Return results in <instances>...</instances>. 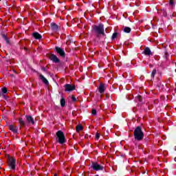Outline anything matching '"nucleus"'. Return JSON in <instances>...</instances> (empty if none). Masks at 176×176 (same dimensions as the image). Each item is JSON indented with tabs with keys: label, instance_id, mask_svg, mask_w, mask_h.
<instances>
[{
	"label": "nucleus",
	"instance_id": "bb28decb",
	"mask_svg": "<svg viewBox=\"0 0 176 176\" xmlns=\"http://www.w3.org/2000/svg\"><path fill=\"white\" fill-rule=\"evenodd\" d=\"M167 52H165V56H166V57H167Z\"/></svg>",
	"mask_w": 176,
	"mask_h": 176
},
{
	"label": "nucleus",
	"instance_id": "412c9836",
	"mask_svg": "<svg viewBox=\"0 0 176 176\" xmlns=\"http://www.w3.org/2000/svg\"><path fill=\"white\" fill-rule=\"evenodd\" d=\"M101 135V134H100V133L97 132L96 134V138L95 140H100V136Z\"/></svg>",
	"mask_w": 176,
	"mask_h": 176
},
{
	"label": "nucleus",
	"instance_id": "39448f33",
	"mask_svg": "<svg viewBox=\"0 0 176 176\" xmlns=\"http://www.w3.org/2000/svg\"><path fill=\"white\" fill-rule=\"evenodd\" d=\"M56 136L58 138L59 144H64V142H65V135H64V132L62 131H58L56 132Z\"/></svg>",
	"mask_w": 176,
	"mask_h": 176
},
{
	"label": "nucleus",
	"instance_id": "9b49d317",
	"mask_svg": "<svg viewBox=\"0 0 176 176\" xmlns=\"http://www.w3.org/2000/svg\"><path fill=\"white\" fill-rule=\"evenodd\" d=\"M39 78L42 80V82L45 83V85H49V81L47 80V79H46V78H45V76H43V75L40 74Z\"/></svg>",
	"mask_w": 176,
	"mask_h": 176
},
{
	"label": "nucleus",
	"instance_id": "0eeeda50",
	"mask_svg": "<svg viewBox=\"0 0 176 176\" xmlns=\"http://www.w3.org/2000/svg\"><path fill=\"white\" fill-rule=\"evenodd\" d=\"M8 129H9V130H10V131L14 133V134H16V133L19 130V127H17L16 126L13 125V124L9 125Z\"/></svg>",
	"mask_w": 176,
	"mask_h": 176
},
{
	"label": "nucleus",
	"instance_id": "393cba45",
	"mask_svg": "<svg viewBox=\"0 0 176 176\" xmlns=\"http://www.w3.org/2000/svg\"><path fill=\"white\" fill-rule=\"evenodd\" d=\"M169 5L171 6H174V0H169Z\"/></svg>",
	"mask_w": 176,
	"mask_h": 176
},
{
	"label": "nucleus",
	"instance_id": "7ed1b4c3",
	"mask_svg": "<svg viewBox=\"0 0 176 176\" xmlns=\"http://www.w3.org/2000/svg\"><path fill=\"white\" fill-rule=\"evenodd\" d=\"M7 162L9 168L11 170H16V159L14 157L8 156Z\"/></svg>",
	"mask_w": 176,
	"mask_h": 176
},
{
	"label": "nucleus",
	"instance_id": "dca6fc26",
	"mask_svg": "<svg viewBox=\"0 0 176 176\" xmlns=\"http://www.w3.org/2000/svg\"><path fill=\"white\" fill-rule=\"evenodd\" d=\"M124 32H126V34H130V32H131V28L129 27L124 28Z\"/></svg>",
	"mask_w": 176,
	"mask_h": 176
},
{
	"label": "nucleus",
	"instance_id": "4be33fe9",
	"mask_svg": "<svg viewBox=\"0 0 176 176\" xmlns=\"http://www.w3.org/2000/svg\"><path fill=\"white\" fill-rule=\"evenodd\" d=\"M2 93H3L4 94H6V93H8V89L6 87H3L1 89Z\"/></svg>",
	"mask_w": 176,
	"mask_h": 176
},
{
	"label": "nucleus",
	"instance_id": "ddd939ff",
	"mask_svg": "<svg viewBox=\"0 0 176 176\" xmlns=\"http://www.w3.org/2000/svg\"><path fill=\"white\" fill-rule=\"evenodd\" d=\"M144 53L146 56H151V54H152V52H151V49H149V47H146Z\"/></svg>",
	"mask_w": 176,
	"mask_h": 176
},
{
	"label": "nucleus",
	"instance_id": "423d86ee",
	"mask_svg": "<svg viewBox=\"0 0 176 176\" xmlns=\"http://www.w3.org/2000/svg\"><path fill=\"white\" fill-rule=\"evenodd\" d=\"M107 89V85H105V84L100 82L99 84V87H98V90H99V93H100V94H102V93H104V91H105Z\"/></svg>",
	"mask_w": 176,
	"mask_h": 176
},
{
	"label": "nucleus",
	"instance_id": "f257e3e1",
	"mask_svg": "<svg viewBox=\"0 0 176 176\" xmlns=\"http://www.w3.org/2000/svg\"><path fill=\"white\" fill-rule=\"evenodd\" d=\"M133 135H134L135 140H137V141H141V140H143L144 133L142 132V129H141V127L138 126L135 129Z\"/></svg>",
	"mask_w": 176,
	"mask_h": 176
},
{
	"label": "nucleus",
	"instance_id": "4468645a",
	"mask_svg": "<svg viewBox=\"0 0 176 176\" xmlns=\"http://www.w3.org/2000/svg\"><path fill=\"white\" fill-rule=\"evenodd\" d=\"M33 36L35 39H41L42 38V36L38 32L33 33Z\"/></svg>",
	"mask_w": 176,
	"mask_h": 176
},
{
	"label": "nucleus",
	"instance_id": "9d476101",
	"mask_svg": "<svg viewBox=\"0 0 176 176\" xmlns=\"http://www.w3.org/2000/svg\"><path fill=\"white\" fill-rule=\"evenodd\" d=\"M50 59L54 63H60V59H58V58H57V56L54 54H51L50 56Z\"/></svg>",
	"mask_w": 176,
	"mask_h": 176
},
{
	"label": "nucleus",
	"instance_id": "5701e85b",
	"mask_svg": "<svg viewBox=\"0 0 176 176\" xmlns=\"http://www.w3.org/2000/svg\"><path fill=\"white\" fill-rule=\"evenodd\" d=\"M116 38H118V34L115 32L112 35V39H116Z\"/></svg>",
	"mask_w": 176,
	"mask_h": 176
},
{
	"label": "nucleus",
	"instance_id": "f3484780",
	"mask_svg": "<svg viewBox=\"0 0 176 176\" xmlns=\"http://www.w3.org/2000/svg\"><path fill=\"white\" fill-rule=\"evenodd\" d=\"M51 28H52V30H57L58 26H57V24L52 23H51Z\"/></svg>",
	"mask_w": 176,
	"mask_h": 176
},
{
	"label": "nucleus",
	"instance_id": "f03ea898",
	"mask_svg": "<svg viewBox=\"0 0 176 176\" xmlns=\"http://www.w3.org/2000/svg\"><path fill=\"white\" fill-rule=\"evenodd\" d=\"M90 167L94 171H102V170H104V165L97 162H92Z\"/></svg>",
	"mask_w": 176,
	"mask_h": 176
},
{
	"label": "nucleus",
	"instance_id": "2eb2a0df",
	"mask_svg": "<svg viewBox=\"0 0 176 176\" xmlns=\"http://www.w3.org/2000/svg\"><path fill=\"white\" fill-rule=\"evenodd\" d=\"M76 130L77 133H79L80 131H82V130H83V126H82V125H77L76 126Z\"/></svg>",
	"mask_w": 176,
	"mask_h": 176
},
{
	"label": "nucleus",
	"instance_id": "c85d7f7f",
	"mask_svg": "<svg viewBox=\"0 0 176 176\" xmlns=\"http://www.w3.org/2000/svg\"><path fill=\"white\" fill-rule=\"evenodd\" d=\"M54 176H57V173H55Z\"/></svg>",
	"mask_w": 176,
	"mask_h": 176
},
{
	"label": "nucleus",
	"instance_id": "1a4fd4ad",
	"mask_svg": "<svg viewBox=\"0 0 176 176\" xmlns=\"http://www.w3.org/2000/svg\"><path fill=\"white\" fill-rule=\"evenodd\" d=\"M56 50L57 52V54L60 55L61 57H65V52L63 49L58 47H56Z\"/></svg>",
	"mask_w": 176,
	"mask_h": 176
},
{
	"label": "nucleus",
	"instance_id": "f8f14e48",
	"mask_svg": "<svg viewBox=\"0 0 176 176\" xmlns=\"http://www.w3.org/2000/svg\"><path fill=\"white\" fill-rule=\"evenodd\" d=\"M25 118L28 123H32V124H35V121L34 120V118H32L31 116H26Z\"/></svg>",
	"mask_w": 176,
	"mask_h": 176
},
{
	"label": "nucleus",
	"instance_id": "6e6552de",
	"mask_svg": "<svg viewBox=\"0 0 176 176\" xmlns=\"http://www.w3.org/2000/svg\"><path fill=\"white\" fill-rule=\"evenodd\" d=\"M65 91H72L75 90V86L67 84L65 85Z\"/></svg>",
	"mask_w": 176,
	"mask_h": 176
},
{
	"label": "nucleus",
	"instance_id": "6ab92c4d",
	"mask_svg": "<svg viewBox=\"0 0 176 176\" xmlns=\"http://www.w3.org/2000/svg\"><path fill=\"white\" fill-rule=\"evenodd\" d=\"M60 105L61 107H65V99L64 98L60 100Z\"/></svg>",
	"mask_w": 176,
	"mask_h": 176
},
{
	"label": "nucleus",
	"instance_id": "aec40b11",
	"mask_svg": "<svg viewBox=\"0 0 176 176\" xmlns=\"http://www.w3.org/2000/svg\"><path fill=\"white\" fill-rule=\"evenodd\" d=\"M156 72H157L156 69H154L151 73L152 78H155V76L156 75Z\"/></svg>",
	"mask_w": 176,
	"mask_h": 176
},
{
	"label": "nucleus",
	"instance_id": "cd10ccee",
	"mask_svg": "<svg viewBox=\"0 0 176 176\" xmlns=\"http://www.w3.org/2000/svg\"><path fill=\"white\" fill-rule=\"evenodd\" d=\"M139 100L141 101V96H139Z\"/></svg>",
	"mask_w": 176,
	"mask_h": 176
},
{
	"label": "nucleus",
	"instance_id": "b1692460",
	"mask_svg": "<svg viewBox=\"0 0 176 176\" xmlns=\"http://www.w3.org/2000/svg\"><path fill=\"white\" fill-rule=\"evenodd\" d=\"M92 115H97V110L96 109H92Z\"/></svg>",
	"mask_w": 176,
	"mask_h": 176
},
{
	"label": "nucleus",
	"instance_id": "20e7f679",
	"mask_svg": "<svg viewBox=\"0 0 176 176\" xmlns=\"http://www.w3.org/2000/svg\"><path fill=\"white\" fill-rule=\"evenodd\" d=\"M94 31L96 32V34H98L99 35H104V25L99 24L98 25H94Z\"/></svg>",
	"mask_w": 176,
	"mask_h": 176
},
{
	"label": "nucleus",
	"instance_id": "a211bd4d",
	"mask_svg": "<svg viewBox=\"0 0 176 176\" xmlns=\"http://www.w3.org/2000/svg\"><path fill=\"white\" fill-rule=\"evenodd\" d=\"M19 122L21 126H24V124H25V122H24V120H23V118H19Z\"/></svg>",
	"mask_w": 176,
	"mask_h": 176
},
{
	"label": "nucleus",
	"instance_id": "a878e982",
	"mask_svg": "<svg viewBox=\"0 0 176 176\" xmlns=\"http://www.w3.org/2000/svg\"><path fill=\"white\" fill-rule=\"evenodd\" d=\"M72 101H76V98L75 97L74 95L72 96Z\"/></svg>",
	"mask_w": 176,
	"mask_h": 176
}]
</instances>
